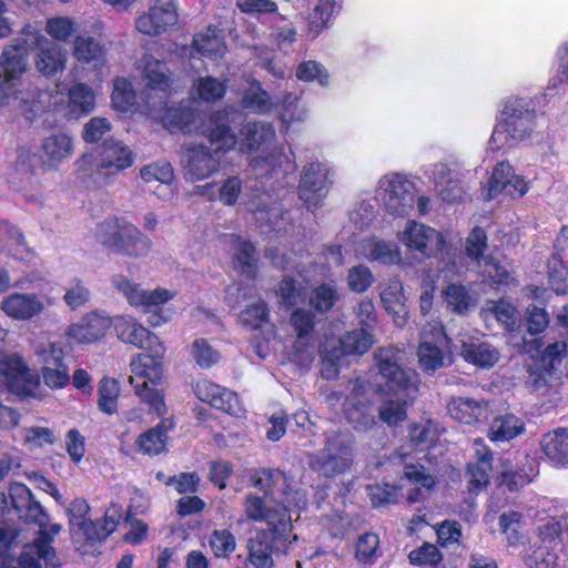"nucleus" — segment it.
<instances>
[{"label": "nucleus", "instance_id": "f257e3e1", "mask_svg": "<svg viewBox=\"0 0 568 568\" xmlns=\"http://www.w3.org/2000/svg\"><path fill=\"white\" fill-rule=\"evenodd\" d=\"M403 352L394 346L379 348L374 354L377 368L376 393L386 397L378 406V418L389 427L407 418L417 386L412 375L400 365Z\"/></svg>", "mask_w": 568, "mask_h": 568}, {"label": "nucleus", "instance_id": "f03ea898", "mask_svg": "<svg viewBox=\"0 0 568 568\" xmlns=\"http://www.w3.org/2000/svg\"><path fill=\"white\" fill-rule=\"evenodd\" d=\"M250 480L252 486L264 491L270 501L278 503L283 510V513L272 510L262 497L250 494L244 500V511L247 518L254 521L282 524L286 519V511L306 507V495L293 487L292 480L278 469H255L252 471Z\"/></svg>", "mask_w": 568, "mask_h": 568}, {"label": "nucleus", "instance_id": "7ed1b4c3", "mask_svg": "<svg viewBox=\"0 0 568 568\" xmlns=\"http://www.w3.org/2000/svg\"><path fill=\"white\" fill-rule=\"evenodd\" d=\"M214 150L203 144H191L183 148L181 165L186 180L191 182L210 178L219 171L222 156L235 149L237 136L226 125H216L209 133Z\"/></svg>", "mask_w": 568, "mask_h": 568}, {"label": "nucleus", "instance_id": "20e7f679", "mask_svg": "<svg viewBox=\"0 0 568 568\" xmlns=\"http://www.w3.org/2000/svg\"><path fill=\"white\" fill-rule=\"evenodd\" d=\"M111 283L131 306L143 310L150 326L160 327L173 317L174 311L171 307H164V305L175 297L176 293L174 291L163 287L144 290L140 284L122 274L112 276Z\"/></svg>", "mask_w": 568, "mask_h": 568}, {"label": "nucleus", "instance_id": "39448f33", "mask_svg": "<svg viewBox=\"0 0 568 568\" xmlns=\"http://www.w3.org/2000/svg\"><path fill=\"white\" fill-rule=\"evenodd\" d=\"M74 151L73 138L64 132H54L41 140L38 152L21 149L17 158L18 170L34 174L38 168L57 171Z\"/></svg>", "mask_w": 568, "mask_h": 568}, {"label": "nucleus", "instance_id": "423d86ee", "mask_svg": "<svg viewBox=\"0 0 568 568\" xmlns=\"http://www.w3.org/2000/svg\"><path fill=\"white\" fill-rule=\"evenodd\" d=\"M98 240L129 256H145L151 250V240L133 224L109 220L97 227Z\"/></svg>", "mask_w": 568, "mask_h": 568}, {"label": "nucleus", "instance_id": "0eeeda50", "mask_svg": "<svg viewBox=\"0 0 568 568\" xmlns=\"http://www.w3.org/2000/svg\"><path fill=\"white\" fill-rule=\"evenodd\" d=\"M351 464L352 440L341 432L328 433L324 449L308 456L310 467L326 477L344 473Z\"/></svg>", "mask_w": 568, "mask_h": 568}, {"label": "nucleus", "instance_id": "6e6552de", "mask_svg": "<svg viewBox=\"0 0 568 568\" xmlns=\"http://www.w3.org/2000/svg\"><path fill=\"white\" fill-rule=\"evenodd\" d=\"M376 197L389 214L405 216L414 207L415 184L403 174H385L378 181Z\"/></svg>", "mask_w": 568, "mask_h": 568}, {"label": "nucleus", "instance_id": "1a4fd4ad", "mask_svg": "<svg viewBox=\"0 0 568 568\" xmlns=\"http://www.w3.org/2000/svg\"><path fill=\"white\" fill-rule=\"evenodd\" d=\"M275 136V130L272 124L267 122H248L242 126L236 145L239 144L242 153L262 151L267 154L263 159L260 156L252 159L251 166L253 169L262 168L264 162L273 168L276 163L275 158L280 153L274 145Z\"/></svg>", "mask_w": 568, "mask_h": 568}, {"label": "nucleus", "instance_id": "9d476101", "mask_svg": "<svg viewBox=\"0 0 568 568\" xmlns=\"http://www.w3.org/2000/svg\"><path fill=\"white\" fill-rule=\"evenodd\" d=\"M23 39L31 50H37L34 64L42 75L50 78L63 72L67 65V51L62 47L51 42L31 24L23 28Z\"/></svg>", "mask_w": 568, "mask_h": 568}, {"label": "nucleus", "instance_id": "9b49d317", "mask_svg": "<svg viewBox=\"0 0 568 568\" xmlns=\"http://www.w3.org/2000/svg\"><path fill=\"white\" fill-rule=\"evenodd\" d=\"M367 390L364 381L355 379L351 383V392L344 402V415L347 423L355 430L363 433L371 432L378 425Z\"/></svg>", "mask_w": 568, "mask_h": 568}, {"label": "nucleus", "instance_id": "f8f14e48", "mask_svg": "<svg viewBox=\"0 0 568 568\" xmlns=\"http://www.w3.org/2000/svg\"><path fill=\"white\" fill-rule=\"evenodd\" d=\"M8 491L11 506L20 520L38 526V532H59L61 530L60 525H52L51 529L47 530L49 516L41 504L34 499L32 491L27 485L20 481L10 483Z\"/></svg>", "mask_w": 568, "mask_h": 568}, {"label": "nucleus", "instance_id": "ddd939ff", "mask_svg": "<svg viewBox=\"0 0 568 568\" xmlns=\"http://www.w3.org/2000/svg\"><path fill=\"white\" fill-rule=\"evenodd\" d=\"M0 383L11 393L28 396L38 386L39 377L31 372L21 355L0 351Z\"/></svg>", "mask_w": 568, "mask_h": 568}, {"label": "nucleus", "instance_id": "4468645a", "mask_svg": "<svg viewBox=\"0 0 568 568\" xmlns=\"http://www.w3.org/2000/svg\"><path fill=\"white\" fill-rule=\"evenodd\" d=\"M448 338L443 329L440 322L432 321L427 323L420 333V344L418 347V361L425 371H436L446 365L448 357L446 348Z\"/></svg>", "mask_w": 568, "mask_h": 568}, {"label": "nucleus", "instance_id": "2eb2a0df", "mask_svg": "<svg viewBox=\"0 0 568 568\" xmlns=\"http://www.w3.org/2000/svg\"><path fill=\"white\" fill-rule=\"evenodd\" d=\"M397 237L407 251L417 252L425 257L435 256L446 248V239L443 233L416 221L407 222Z\"/></svg>", "mask_w": 568, "mask_h": 568}, {"label": "nucleus", "instance_id": "dca6fc26", "mask_svg": "<svg viewBox=\"0 0 568 568\" xmlns=\"http://www.w3.org/2000/svg\"><path fill=\"white\" fill-rule=\"evenodd\" d=\"M178 10L174 0H155L148 12L135 20V28L146 36H160L178 23Z\"/></svg>", "mask_w": 568, "mask_h": 568}, {"label": "nucleus", "instance_id": "f3484780", "mask_svg": "<svg viewBox=\"0 0 568 568\" xmlns=\"http://www.w3.org/2000/svg\"><path fill=\"white\" fill-rule=\"evenodd\" d=\"M329 169L325 163H310L304 166L298 185L301 200L307 209L316 207L328 191Z\"/></svg>", "mask_w": 568, "mask_h": 568}, {"label": "nucleus", "instance_id": "a211bd4d", "mask_svg": "<svg viewBox=\"0 0 568 568\" xmlns=\"http://www.w3.org/2000/svg\"><path fill=\"white\" fill-rule=\"evenodd\" d=\"M30 50L24 43L22 30L14 43L7 47L0 57V73L13 89H18L17 81L27 72Z\"/></svg>", "mask_w": 568, "mask_h": 568}, {"label": "nucleus", "instance_id": "6ab92c4d", "mask_svg": "<svg viewBox=\"0 0 568 568\" xmlns=\"http://www.w3.org/2000/svg\"><path fill=\"white\" fill-rule=\"evenodd\" d=\"M291 324L297 334L294 343L297 361L302 364H308L314 359L316 347L312 335L314 316L311 311L297 308L291 315Z\"/></svg>", "mask_w": 568, "mask_h": 568}, {"label": "nucleus", "instance_id": "aec40b11", "mask_svg": "<svg viewBox=\"0 0 568 568\" xmlns=\"http://www.w3.org/2000/svg\"><path fill=\"white\" fill-rule=\"evenodd\" d=\"M527 190V182L515 173L513 166L507 162H500L489 179L486 197L490 200L503 192L510 197H520Z\"/></svg>", "mask_w": 568, "mask_h": 568}, {"label": "nucleus", "instance_id": "412c9836", "mask_svg": "<svg viewBox=\"0 0 568 568\" xmlns=\"http://www.w3.org/2000/svg\"><path fill=\"white\" fill-rule=\"evenodd\" d=\"M194 393L200 400L210 404L216 409L232 415H239L242 412L237 395L211 381H199L194 386Z\"/></svg>", "mask_w": 568, "mask_h": 568}, {"label": "nucleus", "instance_id": "4be33fe9", "mask_svg": "<svg viewBox=\"0 0 568 568\" xmlns=\"http://www.w3.org/2000/svg\"><path fill=\"white\" fill-rule=\"evenodd\" d=\"M145 113L155 121L161 122L165 128L189 130V124L193 120V112L189 108L168 106L161 97L159 100L151 101L149 95L145 100Z\"/></svg>", "mask_w": 568, "mask_h": 568}, {"label": "nucleus", "instance_id": "5701e85b", "mask_svg": "<svg viewBox=\"0 0 568 568\" xmlns=\"http://www.w3.org/2000/svg\"><path fill=\"white\" fill-rule=\"evenodd\" d=\"M132 164V151L120 141L108 140L102 148L98 174L105 178H114Z\"/></svg>", "mask_w": 568, "mask_h": 568}, {"label": "nucleus", "instance_id": "b1692460", "mask_svg": "<svg viewBox=\"0 0 568 568\" xmlns=\"http://www.w3.org/2000/svg\"><path fill=\"white\" fill-rule=\"evenodd\" d=\"M111 326V318L92 312L69 326L67 335L78 344H91L104 336Z\"/></svg>", "mask_w": 568, "mask_h": 568}, {"label": "nucleus", "instance_id": "393cba45", "mask_svg": "<svg viewBox=\"0 0 568 568\" xmlns=\"http://www.w3.org/2000/svg\"><path fill=\"white\" fill-rule=\"evenodd\" d=\"M1 311L10 318L29 321L44 310L43 301L32 293H12L1 302Z\"/></svg>", "mask_w": 568, "mask_h": 568}, {"label": "nucleus", "instance_id": "a878e982", "mask_svg": "<svg viewBox=\"0 0 568 568\" xmlns=\"http://www.w3.org/2000/svg\"><path fill=\"white\" fill-rule=\"evenodd\" d=\"M51 542V535H40L33 544L26 545L17 560L20 568H42L40 559L44 561L45 568H58L60 562Z\"/></svg>", "mask_w": 568, "mask_h": 568}, {"label": "nucleus", "instance_id": "bb28decb", "mask_svg": "<svg viewBox=\"0 0 568 568\" xmlns=\"http://www.w3.org/2000/svg\"><path fill=\"white\" fill-rule=\"evenodd\" d=\"M403 479L406 483L402 488H406V498L412 504L426 498L435 486V478L423 465L406 464Z\"/></svg>", "mask_w": 568, "mask_h": 568}, {"label": "nucleus", "instance_id": "cd10ccee", "mask_svg": "<svg viewBox=\"0 0 568 568\" xmlns=\"http://www.w3.org/2000/svg\"><path fill=\"white\" fill-rule=\"evenodd\" d=\"M356 252L369 261L385 265L398 264L402 261V253L396 243L377 237L362 240Z\"/></svg>", "mask_w": 568, "mask_h": 568}, {"label": "nucleus", "instance_id": "c85d7f7f", "mask_svg": "<svg viewBox=\"0 0 568 568\" xmlns=\"http://www.w3.org/2000/svg\"><path fill=\"white\" fill-rule=\"evenodd\" d=\"M535 114L521 106L507 104L503 111V122L509 136L516 141H523L534 130Z\"/></svg>", "mask_w": 568, "mask_h": 568}, {"label": "nucleus", "instance_id": "c756f323", "mask_svg": "<svg viewBox=\"0 0 568 568\" xmlns=\"http://www.w3.org/2000/svg\"><path fill=\"white\" fill-rule=\"evenodd\" d=\"M447 409L452 418L466 425H474L487 418V403L468 397L453 398Z\"/></svg>", "mask_w": 568, "mask_h": 568}, {"label": "nucleus", "instance_id": "7c9ffc66", "mask_svg": "<svg viewBox=\"0 0 568 568\" xmlns=\"http://www.w3.org/2000/svg\"><path fill=\"white\" fill-rule=\"evenodd\" d=\"M139 68L142 71L146 85L153 90L165 93L172 84V73L163 61L146 54L140 62Z\"/></svg>", "mask_w": 568, "mask_h": 568}, {"label": "nucleus", "instance_id": "2f4dec72", "mask_svg": "<svg viewBox=\"0 0 568 568\" xmlns=\"http://www.w3.org/2000/svg\"><path fill=\"white\" fill-rule=\"evenodd\" d=\"M540 448L552 465L568 466V428H557L545 434L540 440Z\"/></svg>", "mask_w": 568, "mask_h": 568}, {"label": "nucleus", "instance_id": "473e14b6", "mask_svg": "<svg viewBox=\"0 0 568 568\" xmlns=\"http://www.w3.org/2000/svg\"><path fill=\"white\" fill-rule=\"evenodd\" d=\"M462 356L469 364L489 369L499 362L500 352L487 341L464 342L462 345Z\"/></svg>", "mask_w": 568, "mask_h": 568}, {"label": "nucleus", "instance_id": "72a5a7b5", "mask_svg": "<svg viewBox=\"0 0 568 568\" xmlns=\"http://www.w3.org/2000/svg\"><path fill=\"white\" fill-rule=\"evenodd\" d=\"M174 423L170 418L162 419L155 427L141 434L136 440L140 452L153 456L165 450L168 433L173 429Z\"/></svg>", "mask_w": 568, "mask_h": 568}, {"label": "nucleus", "instance_id": "f704fd0d", "mask_svg": "<svg viewBox=\"0 0 568 568\" xmlns=\"http://www.w3.org/2000/svg\"><path fill=\"white\" fill-rule=\"evenodd\" d=\"M385 310L393 315L397 326L406 324L407 311L405 308L404 288L399 281H390L381 293Z\"/></svg>", "mask_w": 568, "mask_h": 568}, {"label": "nucleus", "instance_id": "c9c22d12", "mask_svg": "<svg viewBox=\"0 0 568 568\" xmlns=\"http://www.w3.org/2000/svg\"><path fill=\"white\" fill-rule=\"evenodd\" d=\"M72 49L73 57L81 63L98 67L105 61V48L91 36H77Z\"/></svg>", "mask_w": 568, "mask_h": 568}, {"label": "nucleus", "instance_id": "e433bc0d", "mask_svg": "<svg viewBox=\"0 0 568 568\" xmlns=\"http://www.w3.org/2000/svg\"><path fill=\"white\" fill-rule=\"evenodd\" d=\"M277 535H255L248 540V564L253 568H271L273 566L274 542Z\"/></svg>", "mask_w": 568, "mask_h": 568}, {"label": "nucleus", "instance_id": "4c0bfd02", "mask_svg": "<svg viewBox=\"0 0 568 568\" xmlns=\"http://www.w3.org/2000/svg\"><path fill=\"white\" fill-rule=\"evenodd\" d=\"M193 48L197 53L211 61L222 59L227 51L217 30L212 27L194 36Z\"/></svg>", "mask_w": 568, "mask_h": 568}, {"label": "nucleus", "instance_id": "58836bf2", "mask_svg": "<svg viewBox=\"0 0 568 568\" xmlns=\"http://www.w3.org/2000/svg\"><path fill=\"white\" fill-rule=\"evenodd\" d=\"M227 243L234 250L235 267L247 277H253L256 271V252L254 246L237 235L226 237Z\"/></svg>", "mask_w": 568, "mask_h": 568}, {"label": "nucleus", "instance_id": "ea45409f", "mask_svg": "<svg viewBox=\"0 0 568 568\" xmlns=\"http://www.w3.org/2000/svg\"><path fill=\"white\" fill-rule=\"evenodd\" d=\"M525 430L524 422L511 413L496 416L489 427L488 437L493 442H507Z\"/></svg>", "mask_w": 568, "mask_h": 568}, {"label": "nucleus", "instance_id": "a19ab883", "mask_svg": "<svg viewBox=\"0 0 568 568\" xmlns=\"http://www.w3.org/2000/svg\"><path fill=\"white\" fill-rule=\"evenodd\" d=\"M116 336L124 343L134 346H142L145 337L149 336V329L140 324L134 317L120 315L111 320Z\"/></svg>", "mask_w": 568, "mask_h": 568}, {"label": "nucleus", "instance_id": "79ce46f5", "mask_svg": "<svg viewBox=\"0 0 568 568\" xmlns=\"http://www.w3.org/2000/svg\"><path fill=\"white\" fill-rule=\"evenodd\" d=\"M132 376L129 382L135 385L136 378H143L146 383H156L163 376V359L152 358V356L139 354L131 361Z\"/></svg>", "mask_w": 568, "mask_h": 568}, {"label": "nucleus", "instance_id": "37998d69", "mask_svg": "<svg viewBox=\"0 0 568 568\" xmlns=\"http://www.w3.org/2000/svg\"><path fill=\"white\" fill-rule=\"evenodd\" d=\"M0 242H2L1 250L9 256L17 260H26L30 256L22 233L6 222H0Z\"/></svg>", "mask_w": 568, "mask_h": 568}, {"label": "nucleus", "instance_id": "c03bdc74", "mask_svg": "<svg viewBox=\"0 0 568 568\" xmlns=\"http://www.w3.org/2000/svg\"><path fill=\"white\" fill-rule=\"evenodd\" d=\"M95 97L93 91L84 83L74 84L69 90L68 113L71 118H80L94 108Z\"/></svg>", "mask_w": 568, "mask_h": 568}, {"label": "nucleus", "instance_id": "a18cd8bd", "mask_svg": "<svg viewBox=\"0 0 568 568\" xmlns=\"http://www.w3.org/2000/svg\"><path fill=\"white\" fill-rule=\"evenodd\" d=\"M225 92L226 81L211 75L200 77L192 87L193 97L204 102L219 101Z\"/></svg>", "mask_w": 568, "mask_h": 568}, {"label": "nucleus", "instance_id": "49530a36", "mask_svg": "<svg viewBox=\"0 0 568 568\" xmlns=\"http://www.w3.org/2000/svg\"><path fill=\"white\" fill-rule=\"evenodd\" d=\"M373 344L372 335L364 328L354 329L346 333L338 341L337 351L343 355H362L366 353Z\"/></svg>", "mask_w": 568, "mask_h": 568}, {"label": "nucleus", "instance_id": "de8ad7c7", "mask_svg": "<svg viewBox=\"0 0 568 568\" xmlns=\"http://www.w3.org/2000/svg\"><path fill=\"white\" fill-rule=\"evenodd\" d=\"M242 105L256 113H266L272 109V101L268 93L262 88L257 81L250 83L248 88L244 91L242 98Z\"/></svg>", "mask_w": 568, "mask_h": 568}, {"label": "nucleus", "instance_id": "09e8293b", "mask_svg": "<svg viewBox=\"0 0 568 568\" xmlns=\"http://www.w3.org/2000/svg\"><path fill=\"white\" fill-rule=\"evenodd\" d=\"M443 296L447 307L457 313L464 314L473 306V297L464 285L449 284L443 290Z\"/></svg>", "mask_w": 568, "mask_h": 568}, {"label": "nucleus", "instance_id": "8fccbe9b", "mask_svg": "<svg viewBox=\"0 0 568 568\" xmlns=\"http://www.w3.org/2000/svg\"><path fill=\"white\" fill-rule=\"evenodd\" d=\"M90 506L84 499H75L69 508V518L71 528L80 532H91L97 530V524L88 515Z\"/></svg>", "mask_w": 568, "mask_h": 568}, {"label": "nucleus", "instance_id": "3c124183", "mask_svg": "<svg viewBox=\"0 0 568 568\" xmlns=\"http://www.w3.org/2000/svg\"><path fill=\"white\" fill-rule=\"evenodd\" d=\"M312 9L308 18L310 31L316 37L326 26L334 7V0H306Z\"/></svg>", "mask_w": 568, "mask_h": 568}, {"label": "nucleus", "instance_id": "603ef678", "mask_svg": "<svg viewBox=\"0 0 568 568\" xmlns=\"http://www.w3.org/2000/svg\"><path fill=\"white\" fill-rule=\"evenodd\" d=\"M278 303L292 307L304 301L305 287L293 278H283L275 288Z\"/></svg>", "mask_w": 568, "mask_h": 568}, {"label": "nucleus", "instance_id": "864d4df0", "mask_svg": "<svg viewBox=\"0 0 568 568\" xmlns=\"http://www.w3.org/2000/svg\"><path fill=\"white\" fill-rule=\"evenodd\" d=\"M120 385L114 378L104 377L99 385V408L105 414H113L118 409Z\"/></svg>", "mask_w": 568, "mask_h": 568}, {"label": "nucleus", "instance_id": "5fc2aeb1", "mask_svg": "<svg viewBox=\"0 0 568 568\" xmlns=\"http://www.w3.org/2000/svg\"><path fill=\"white\" fill-rule=\"evenodd\" d=\"M113 108L120 112H126L135 104V93L132 83L124 78L114 80L112 92Z\"/></svg>", "mask_w": 568, "mask_h": 568}, {"label": "nucleus", "instance_id": "6e6d98bb", "mask_svg": "<svg viewBox=\"0 0 568 568\" xmlns=\"http://www.w3.org/2000/svg\"><path fill=\"white\" fill-rule=\"evenodd\" d=\"M296 78L303 82H317L321 87H327L329 82L327 70L315 60L301 62L296 69Z\"/></svg>", "mask_w": 568, "mask_h": 568}, {"label": "nucleus", "instance_id": "4d7b16f0", "mask_svg": "<svg viewBox=\"0 0 568 568\" xmlns=\"http://www.w3.org/2000/svg\"><path fill=\"white\" fill-rule=\"evenodd\" d=\"M343 354L337 351V346L333 344H326L321 349L322 376L326 379H335L338 376Z\"/></svg>", "mask_w": 568, "mask_h": 568}, {"label": "nucleus", "instance_id": "13d9d810", "mask_svg": "<svg viewBox=\"0 0 568 568\" xmlns=\"http://www.w3.org/2000/svg\"><path fill=\"white\" fill-rule=\"evenodd\" d=\"M91 297L88 286L78 278L72 280L65 287L63 301L71 310L83 307Z\"/></svg>", "mask_w": 568, "mask_h": 568}, {"label": "nucleus", "instance_id": "bf43d9fd", "mask_svg": "<svg viewBox=\"0 0 568 568\" xmlns=\"http://www.w3.org/2000/svg\"><path fill=\"white\" fill-rule=\"evenodd\" d=\"M191 354L202 368H210L220 361L219 352L204 338H196L192 343Z\"/></svg>", "mask_w": 568, "mask_h": 568}, {"label": "nucleus", "instance_id": "052dcab7", "mask_svg": "<svg viewBox=\"0 0 568 568\" xmlns=\"http://www.w3.org/2000/svg\"><path fill=\"white\" fill-rule=\"evenodd\" d=\"M409 435L412 443L418 447L419 450H424L437 440L438 432L434 423L426 420L415 424Z\"/></svg>", "mask_w": 568, "mask_h": 568}, {"label": "nucleus", "instance_id": "680f3d73", "mask_svg": "<svg viewBox=\"0 0 568 568\" xmlns=\"http://www.w3.org/2000/svg\"><path fill=\"white\" fill-rule=\"evenodd\" d=\"M483 313L486 318L489 316L495 317L507 329H514L517 325V311L507 302L500 301L489 307H485Z\"/></svg>", "mask_w": 568, "mask_h": 568}, {"label": "nucleus", "instance_id": "e2e57ef3", "mask_svg": "<svg viewBox=\"0 0 568 568\" xmlns=\"http://www.w3.org/2000/svg\"><path fill=\"white\" fill-rule=\"evenodd\" d=\"M337 300L336 288L329 284H322L312 292L310 304L318 312H326L334 306Z\"/></svg>", "mask_w": 568, "mask_h": 568}, {"label": "nucleus", "instance_id": "0e129e2a", "mask_svg": "<svg viewBox=\"0 0 568 568\" xmlns=\"http://www.w3.org/2000/svg\"><path fill=\"white\" fill-rule=\"evenodd\" d=\"M141 179L146 183L159 181L163 184H170L174 179L173 168L170 163H152L140 171Z\"/></svg>", "mask_w": 568, "mask_h": 568}, {"label": "nucleus", "instance_id": "69168bd1", "mask_svg": "<svg viewBox=\"0 0 568 568\" xmlns=\"http://www.w3.org/2000/svg\"><path fill=\"white\" fill-rule=\"evenodd\" d=\"M374 282L372 271L365 265H356L348 270L347 285L351 291L363 293L367 291Z\"/></svg>", "mask_w": 568, "mask_h": 568}, {"label": "nucleus", "instance_id": "338daca9", "mask_svg": "<svg viewBox=\"0 0 568 568\" xmlns=\"http://www.w3.org/2000/svg\"><path fill=\"white\" fill-rule=\"evenodd\" d=\"M47 33L57 41H67L75 31V23L69 17H54L47 20Z\"/></svg>", "mask_w": 568, "mask_h": 568}, {"label": "nucleus", "instance_id": "774afa93", "mask_svg": "<svg viewBox=\"0 0 568 568\" xmlns=\"http://www.w3.org/2000/svg\"><path fill=\"white\" fill-rule=\"evenodd\" d=\"M527 331L531 335L544 332L549 324V314L536 304L528 305L525 313Z\"/></svg>", "mask_w": 568, "mask_h": 568}]
</instances>
